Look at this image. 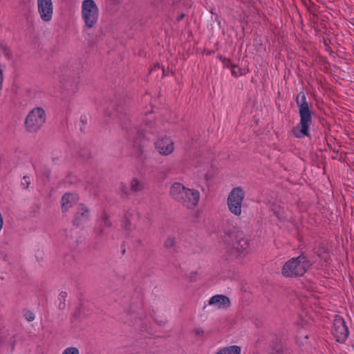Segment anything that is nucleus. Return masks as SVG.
Wrapping results in <instances>:
<instances>
[{"label": "nucleus", "mask_w": 354, "mask_h": 354, "mask_svg": "<svg viewBox=\"0 0 354 354\" xmlns=\"http://www.w3.org/2000/svg\"><path fill=\"white\" fill-rule=\"evenodd\" d=\"M304 339H308V335H307V334H305V335H304Z\"/></svg>", "instance_id": "nucleus-26"}, {"label": "nucleus", "mask_w": 354, "mask_h": 354, "mask_svg": "<svg viewBox=\"0 0 354 354\" xmlns=\"http://www.w3.org/2000/svg\"><path fill=\"white\" fill-rule=\"evenodd\" d=\"M155 149L162 156H169L175 150V142L168 136L160 137L154 143Z\"/></svg>", "instance_id": "nucleus-10"}, {"label": "nucleus", "mask_w": 354, "mask_h": 354, "mask_svg": "<svg viewBox=\"0 0 354 354\" xmlns=\"http://www.w3.org/2000/svg\"><path fill=\"white\" fill-rule=\"evenodd\" d=\"M274 214L279 220L285 219V212L283 209H281L280 207L274 206L272 209Z\"/></svg>", "instance_id": "nucleus-16"}, {"label": "nucleus", "mask_w": 354, "mask_h": 354, "mask_svg": "<svg viewBox=\"0 0 354 354\" xmlns=\"http://www.w3.org/2000/svg\"><path fill=\"white\" fill-rule=\"evenodd\" d=\"M223 63L225 65V66L230 68H232V65H234L230 59L226 58L223 59Z\"/></svg>", "instance_id": "nucleus-22"}, {"label": "nucleus", "mask_w": 354, "mask_h": 354, "mask_svg": "<svg viewBox=\"0 0 354 354\" xmlns=\"http://www.w3.org/2000/svg\"><path fill=\"white\" fill-rule=\"evenodd\" d=\"M28 321H32L34 319V317L33 316H30L29 317L28 319H27Z\"/></svg>", "instance_id": "nucleus-24"}, {"label": "nucleus", "mask_w": 354, "mask_h": 354, "mask_svg": "<svg viewBox=\"0 0 354 354\" xmlns=\"http://www.w3.org/2000/svg\"><path fill=\"white\" fill-rule=\"evenodd\" d=\"M332 333L337 342L344 343L347 339L349 334L348 328L342 317H335L333 321Z\"/></svg>", "instance_id": "nucleus-8"}, {"label": "nucleus", "mask_w": 354, "mask_h": 354, "mask_svg": "<svg viewBox=\"0 0 354 354\" xmlns=\"http://www.w3.org/2000/svg\"><path fill=\"white\" fill-rule=\"evenodd\" d=\"M67 297V293L66 292H60V294L59 295V299L60 300V303L59 304V308L60 309H62L64 308L65 306V304L64 302H62V301H65L66 298Z\"/></svg>", "instance_id": "nucleus-21"}, {"label": "nucleus", "mask_w": 354, "mask_h": 354, "mask_svg": "<svg viewBox=\"0 0 354 354\" xmlns=\"http://www.w3.org/2000/svg\"><path fill=\"white\" fill-rule=\"evenodd\" d=\"M172 198L187 209H193L198 204L201 194L198 189L185 187L180 183H174L170 188Z\"/></svg>", "instance_id": "nucleus-2"}, {"label": "nucleus", "mask_w": 354, "mask_h": 354, "mask_svg": "<svg viewBox=\"0 0 354 354\" xmlns=\"http://www.w3.org/2000/svg\"><path fill=\"white\" fill-rule=\"evenodd\" d=\"M24 180H25V183H28L27 178H26V177H24Z\"/></svg>", "instance_id": "nucleus-27"}, {"label": "nucleus", "mask_w": 354, "mask_h": 354, "mask_svg": "<svg viewBox=\"0 0 354 354\" xmlns=\"http://www.w3.org/2000/svg\"><path fill=\"white\" fill-rule=\"evenodd\" d=\"M144 184L137 178L132 179L131 182V188L134 192H138L143 189Z\"/></svg>", "instance_id": "nucleus-15"}, {"label": "nucleus", "mask_w": 354, "mask_h": 354, "mask_svg": "<svg viewBox=\"0 0 354 354\" xmlns=\"http://www.w3.org/2000/svg\"><path fill=\"white\" fill-rule=\"evenodd\" d=\"M296 102L299 107V122L292 129L293 135L296 138L309 136V128L312 124L313 111L307 102L304 92H299L296 97Z\"/></svg>", "instance_id": "nucleus-1"}, {"label": "nucleus", "mask_w": 354, "mask_h": 354, "mask_svg": "<svg viewBox=\"0 0 354 354\" xmlns=\"http://www.w3.org/2000/svg\"><path fill=\"white\" fill-rule=\"evenodd\" d=\"M37 12L44 22H50L53 17L52 0H37Z\"/></svg>", "instance_id": "nucleus-9"}, {"label": "nucleus", "mask_w": 354, "mask_h": 354, "mask_svg": "<svg viewBox=\"0 0 354 354\" xmlns=\"http://www.w3.org/2000/svg\"><path fill=\"white\" fill-rule=\"evenodd\" d=\"M104 225H105L109 226V225H111V223H110V222L109 221L108 218H107V216H105L104 217Z\"/></svg>", "instance_id": "nucleus-23"}, {"label": "nucleus", "mask_w": 354, "mask_h": 354, "mask_svg": "<svg viewBox=\"0 0 354 354\" xmlns=\"http://www.w3.org/2000/svg\"><path fill=\"white\" fill-rule=\"evenodd\" d=\"M46 121V113L41 107L32 109L27 115L25 120V129L30 133L37 132Z\"/></svg>", "instance_id": "nucleus-6"}, {"label": "nucleus", "mask_w": 354, "mask_h": 354, "mask_svg": "<svg viewBox=\"0 0 354 354\" xmlns=\"http://www.w3.org/2000/svg\"><path fill=\"white\" fill-rule=\"evenodd\" d=\"M90 212L87 206L80 204L74 216L73 223L76 225H80L89 218Z\"/></svg>", "instance_id": "nucleus-11"}, {"label": "nucleus", "mask_w": 354, "mask_h": 354, "mask_svg": "<svg viewBox=\"0 0 354 354\" xmlns=\"http://www.w3.org/2000/svg\"><path fill=\"white\" fill-rule=\"evenodd\" d=\"M100 10L93 0H84L81 5V18L84 22V28L92 29L98 22Z\"/></svg>", "instance_id": "nucleus-5"}, {"label": "nucleus", "mask_w": 354, "mask_h": 354, "mask_svg": "<svg viewBox=\"0 0 354 354\" xmlns=\"http://www.w3.org/2000/svg\"><path fill=\"white\" fill-rule=\"evenodd\" d=\"M231 73L234 77H239L243 75L241 69L236 65H232Z\"/></svg>", "instance_id": "nucleus-19"}, {"label": "nucleus", "mask_w": 354, "mask_h": 354, "mask_svg": "<svg viewBox=\"0 0 354 354\" xmlns=\"http://www.w3.org/2000/svg\"><path fill=\"white\" fill-rule=\"evenodd\" d=\"M310 266L306 257L300 255L287 261L282 267L281 273L286 277H295L304 275Z\"/></svg>", "instance_id": "nucleus-4"}, {"label": "nucleus", "mask_w": 354, "mask_h": 354, "mask_svg": "<svg viewBox=\"0 0 354 354\" xmlns=\"http://www.w3.org/2000/svg\"><path fill=\"white\" fill-rule=\"evenodd\" d=\"M62 354H80V352L77 347L68 346L63 351Z\"/></svg>", "instance_id": "nucleus-18"}, {"label": "nucleus", "mask_w": 354, "mask_h": 354, "mask_svg": "<svg viewBox=\"0 0 354 354\" xmlns=\"http://www.w3.org/2000/svg\"><path fill=\"white\" fill-rule=\"evenodd\" d=\"M79 200V197L75 194H65L62 198V205L64 210H68L73 206Z\"/></svg>", "instance_id": "nucleus-13"}, {"label": "nucleus", "mask_w": 354, "mask_h": 354, "mask_svg": "<svg viewBox=\"0 0 354 354\" xmlns=\"http://www.w3.org/2000/svg\"><path fill=\"white\" fill-rule=\"evenodd\" d=\"M151 127V125H149V127H147V128H146L145 131H150Z\"/></svg>", "instance_id": "nucleus-25"}, {"label": "nucleus", "mask_w": 354, "mask_h": 354, "mask_svg": "<svg viewBox=\"0 0 354 354\" xmlns=\"http://www.w3.org/2000/svg\"><path fill=\"white\" fill-rule=\"evenodd\" d=\"M244 198L245 192L241 187H234L230 192L227 200V207L229 211L234 216L241 215Z\"/></svg>", "instance_id": "nucleus-7"}, {"label": "nucleus", "mask_w": 354, "mask_h": 354, "mask_svg": "<svg viewBox=\"0 0 354 354\" xmlns=\"http://www.w3.org/2000/svg\"><path fill=\"white\" fill-rule=\"evenodd\" d=\"M194 334L200 338H204L208 335V333L203 328L200 327L195 328L193 330Z\"/></svg>", "instance_id": "nucleus-17"}, {"label": "nucleus", "mask_w": 354, "mask_h": 354, "mask_svg": "<svg viewBox=\"0 0 354 354\" xmlns=\"http://www.w3.org/2000/svg\"><path fill=\"white\" fill-rule=\"evenodd\" d=\"M223 241L227 244L225 249L230 258H242L249 248L248 240L241 233L225 234L223 236Z\"/></svg>", "instance_id": "nucleus-3"}, {"label": "nucleus", "mask_w": 354, "mask_h": 354, "mask_svg": "<svg viewBox=\"0 0 354 354\" xmlns=\"http://www.w3.org/2000/svg\"><path fill=\"white\" fill-rule=\"evenodd\" d=\"M209 304L214 306L217 308H226L230 306V301L225 295H216L210 298Z\"/></svg>", "instance_id": "nucleus-12"}, {"label": "nucleus", "mask_w": 354, "mask_h": 354, "mask_svg": "<svg viewBox=\"0 0 354 354\" xmlns=\"http://www.w3.org/2000/svg\"><path fill=\"white\" fill-rule=\"evenodd\" d=\"M241 348L237 345L221 347L218 349L216 354H241Z\"/></svg>", "instance_id": "nucleus-14"}, {"label": "nucleus", "mask_w": 354, "mask_h": 354, "mask_svg": "<svg viewBox=\"0 0 354 354\" xmlns=\"http://www.w3.org/2000/svg\"><path fill=\"white\" fill-rule=\"evenodd\" d=\"M176 244V240L174 237H168L165 241V247L167 248H171Z\"/></svg>", "instance_id": "nucleus-20"}]
</instances>
